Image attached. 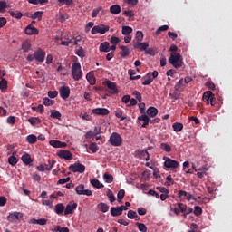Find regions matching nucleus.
<instances>
[{"label":"nucleus","instance_id":"1","mask_svg":"<svg viewBox=\"0 0 232 232\" xmlns=\"http://www.w3.org/2000/svg\"><path fill=\"white\" fill-rule=\"evenodd\" d=\"M169 63L174 66V68H182V55L179 53H171L170 57L169 58Z\"/></svg>","mask_w":232,"mask_h":232},{"label":"nucleus","instance_id":"2","mask_svg":"<svg viewBox=\"0 0 232 232\" xmlns=\"http://www.w3.org/2000/svg\"><path fill=\"white\" fill-rule=\"evenodd\" d=\"M72 76L74 81H81V79H82V71L81 70L80 63H72Z\"/></svg>","mask_w":232,"mask_h":232},{"label":"nucleus","instance_id":"3","mask_svg":"<svg viewBox=\"0 0 232 232\" xmlns=\"http://www.w3.org/2000/svg\"><path fill=\"white\" fill-rule=\"evenodd\" d=\"M106 32H110V25L100 24L92 27L91 34L92 35H96V34H101V35H104Z\"/></svg>","mask_w":232,"mask_h":232},{"label":"nucleus","instance_id":"4","mask_svg":"<svg viewBox=\"0 0 232 232\" xmlns=\"http://www.w3.org/2000/svg\"><path fill=\"white\" fill-rule=\"evenodd\" d=\"M69 170L72 173H84L86 171V166L81 162H76L69 166Z\"/></svg>","mask_w":232,"mask_h":232},{"label":"nucleus","instance_id":"5","mask_svg":"<svg viewBox=\"0 0 232 232\" xmlns=\"http://www.w3.org/2000/svg\"><path fill=\"white\" fill-rule=\"evenodd\" d=\"M163 160H165L164 162L165 168H168V169H177V168L180 166V163H179V161L175 160H171L170 158H168L166 156L163 157Z\"/></svg>","mask_w":232,"mask_h":232},{"label":"nucleus","instance_id":"6","mask_svg":"<svg viewBox=\"0 0 232 232\" xmlns=\"http://www.w3.org/2000/svg\"><path fill=\"white\" fill-rule=\"evenodd\" d=\"M109 142L111 146H121L122 144V137L119 133L113 132L109 139Z\"/></svg>","mask_w":232,"mask_h":232},{"label":"nucleus","instance_id":"7","mask_svg":"<svg viewBox=\"0 0 232 232\" xmlns=\"http://www.w3.org/2000/svg\"><path fill=\"white\" fill-rule=\"evenodd\" d=\"M136 159L144 160L148 162L150 160V152L145 150H138L135 151Z\"/></svg>","mask_w":232,"mask_h":232},{"label":"nucleus","instance_id":"8","mask_svg":"<svg viewBox=\"0 0 232 232\" xmlns=\"http://www.w3.org/2000/svg\"><path fill=\"white\" fill-rule=\"evenodd\" d=\"M20 218H23V213L21 212H12L8 215L7 220L8 222H17Z\"/></svg>","mask_w":232,"mask_h":232},{"label":"nucleus","instance_id":"9","mask_svg":"<svg viewBox=\"0 0 232 232\" xmlns=\"http://www.w3.org/2000/svg\"><path fill=\"white\" fill-rule=\"evenodd\" d=\"M44 57H46V53L42 49H38L34 52V59L38 63H44Z\"/></svg>","mask_w":232,"mask_h":232},{"label":"nucleus","instance_id":"10","mask_svg":"<svg viewBox=\"0 0 232 232\" xmlns=\"http://www.w3.org/2000/svg\"><path fill=\"white\" fill-rule=\"evenodd\" d=\"M104 85L107 86L109 90H111L110 93H111L112 95H115V93H119V90H117V84H115V82L108 80L104 82Z\"/></svg>","mask_w":232,"mask_h":232},{"label":"nucleus","instance_id":"11","mask_svg":"<svg viewBox=\"0 0 232 232\" xmlns=\"http://www.w3.org/2000/svg\"><path fill=\"white\" fill-rule=\"evenodd\" d=\"M74 209H77V203L70 202L65 208L64 215H73Z\"/></svg>","mask_w":232,"mask_h":232},{"label":"nucleus","instance_id":"12","mask_svg":"<svg viewBox=\"0 0 232 232\" xmlns=\"http://www.w3.org/2000/svg\"><path fill=\"white\" fill-rule=\"evenodd\" d=\"M60 97L63 100L68 99V97H70V87L63 85L60 88Z\"/></svg>","mask_w":232,"mask_h":232},{"label":"nucleus","instance_id":"13","mask_svg":"<svg viewBox=\"0 0 232 232\" xmlns=\"http://www.w3.org/2000/svg\"><path fill=\"white\" fill-rule=\"evenodd\" d=\"M58 157H60V159H65V160H72V152H70V150H62L57 153Z\"/></svg>","mask_w":232,"mask_h":232},{"label":"nucleus","instance_id":"14","mask_svg":"<svg viewBox=\"0 0 232 232\" xmlns=\"http://www.w3.org/2000/svg\"><path fill=\"white\" fill-rule=\"evenodd\" d=\"M92 111L94 115H110V111L106 108H96L92 109Z\"/></svg>","mask_w":232,"mask_h":232},{"label":"nucleus","instance_id":"15","mask_svg":"<svg viewBox=\"0 0 232 232\" xmlns=\"http://www.w3.org/2000/svg\"><path fill=\"white\" fill-rule=\"evenodd\" d=\"M133 46H134V48H138V50H140V52H144V51L148 50L150 44L136 42Z\"/></svg>","mask_w":232,"mask_h":232},{"label":"nucleus","instance_id":"16","mask_svg":"<svg viewBox=\"0 0 232 232\" xmlns=\"http://www.w3.org/2000/svg\"><path fill=\"white\" fill-rule=\"evenodd\" d=\"M49 144L53 146V148H66V142H62L57 140H51Z\"/></svg>","mask_w":232,"mask_h":232},{"label":"nucleus","instance_id":"17","mask_svg":"<svg viewBox=\"0 0 232 232\" xmlns=\"http://www.w3.org/2000/svg\"><path fill=\"white\" fill-rule=\"evenodd\" d=\"M25 34L27 35H37L39 34V30L32 25H28L25 28Z\"/></svg>","mask_w":232,"mask_h":232},{"label":"nucleus","instance_id":"18","mask_svg":"<svg viewBox=\"0 0 232 232\" xmlns=\"http://www.w3.org/2000/svg\"><path fill=\"white\" fill-rule=\"evenodd\" d=\"M176 92H184L186 88V84H184V78H181L176 84H175Z\"/></svg>","mask_w":232,"mask_h":232},{"label":"nucleus","instance_id":"19","mask_svg":"<svg viewBox=\"0 0 232 232\" xmlns=\"http://www.w3.org/2000/svg\"><path fill=\"white\" fill-rule=\"evenodd\" d=\"M211 99H213V92L211 91H207L203 93V101L206 104H209Z\"/></svg>","mask_w":232,"mask_h":232},{"label":"nucleus","instance_id":"20","mask_svg":"<svg viewBox=\"0 0 232 232\" xmlns=\"http://www.w3.org/2000/svg\"><path fill=\"white\" fill-rule=\"evenodd\" d=\"M110 12L112 14V15H119L121 12V5H113L110 7Z\"/></svg>","mask_w":232,"mask_h":232},{"label":"nucleus","instance_id":"21","mask_svg":"<svg viewBox=\"0 0 232 232\" xmlns=\"http://www.w3.org/2000/svg\"><path fill=\"white\" fill-rule=\"evenodd\" d=\"M22 162H24L25 166H30V164L34 162V160H32V157L30 156V154H24L22 156Z\"/></svg>","mask_w":232,"mask_h":232},{"label":"nucleus","instance_id":"22","mask_svg":"<svg viewBox=\"0 0 232 232\" xmlns=\"http://www.w3.org/2000/svg\"><path fill=\"white\" fill-rule=\"evenodd\" d=\"M138 121H143L142 128H146L150 124V116L143 114L138 117Z\"/></svg>","mask_w":232,"mask_h":232},{"label":"nucleus","instance_id":"23","mask_svg":"<svg viewBox=\"0 0 232 232\" xmlns=\"http://www.w3.org/2000/svg\"><path fill=\"white\" fill-rule=\"evenodd\" d=\"M64 211H65V208L63 203H58L55 205L54 213H56V215H63Z\"/></svg>","mask_w":232,"mask_h":232},{"label":"nucleus","instance_id":"24","mask_svg":"<svg viewBox=\"0 0 232 232\" xmlns=\"http://www.w3.org/2000/svg\"><path fill=\"white\" fill-rule=\"evenodd\" d=\"M158 114H159V110L155 107H150L147 110V116L149 117H157Z\"/></svg>","mask_w":232,"mask_h":232},{"label":"nucleus","instance_id":"25","mask_svg":"<svg viewBox=\"0 0 232 232\" xmlns=\"http://www.w3.org/2000/svg\"><path fill=\"white\" fill-rule=\"evenodd\" d=\"M111 217H121L122 213L121 212L120 207H111Z\"/></svg>","mask_w":232,"mask_h":232},{"label":"nucleus","instance_id":"26","mask_svg":"<svg viewBox=\"0 0 232 232\" xmlns=\"http://www.w3.org/2000/svg\"><path fill=\"white\" fill-rule=\"evenodd\" d=\"M59 6H67L70 7L73 5L74 1L73 0H57Z\"/></svg>","mask_w":232,"mask_h":232},{"label":"nucleus","instance_id":"27","mask_svg":"<svg viewBox=\"0 0 232 232\" xmlns=\"http://www.w3.org/2000/svg\"><path fill=\"white\" fill-rule=\"evenodd\" d=\"M97 208L100 209V211H102V213H108L110 210V206H108L106 203H99Z\"/></svg>","mask_w":232,"mask_h":232},{"label":"nucleus","instance_id":"28","mask_svg":"<svg viewBox=\"0 0 232 232\" xmlns=\"http://www.w3.org/2000/svg\"><path fill=\"white\" fill-rule=\"evenodd\" d=\"M185 206L183 203H178V208H174L173 212L175 213V215H180V213H183L184 211H186Z\"/></svg>","mask_w":232,"mask_h":232},{"label":"nucleus","instance_id":"29","mask_svg":"<svg viewBox=\"0 0 232 232\" xmlns=\"http://www.w3.org/2000/svg\"><path fill=\"white\" fill-rule=\"evenodd\" d=\"M124 111L121 109H117L115 111V117H117V119H121V121H126L127 116H124Z\"/></svg>","mask_w":232,"mask_h":232},{"label":"nucleus","instance_id":"30","mask_svg":"<svg viewBox=\"0 0 232 232\" xmlns=\"http://www.w3.org/2000/svg\"><path fill=\"white\" fill-rule=\"evenodd\" d=\"M86 79L92 86H93V84H95V76L93 74V72H89L86 75Z\"/></svg>","mask_w":232,"mask_h":232},{"label":"nucleus","instance_id":"31","mask_svg":"<svg viewBox=\"0 0 232 232\" xmlns=\"http://www.w3.org/2000/svg\"><path fill=\"white\" fill-rule=\"evenodd\" d=\"M91 184L92 186H93V188H97V189H101V188H104V184L101 183V181H99V179H92Z\"/></svg>","mask_w":232,"mask_h":232},{"label":"nucleus","instance_id":"32","mask_svg":"<svg viewBox=\"0 0 232 232\" xmlns=\"http://www.w3.org/2000/svg\"><path fill=\"white\" fill-rule=\"evenodd\" d=\"M100 52H105V53L110 52V43L108 42L102 43L100 44Z\"/></svg>","mask_w":232,"mask_h":232},{"label":"nucleus","instance_id":"33","mask_svg":"<svg viewBox=\"0 0 232 232\" xmlns=\"http://www.w3.org/2000/svg\"><path fill=\"white\" fill-rule=\"evenodd\" d=\"M28 122L31 123V126H37V124H41V119L39 117H31L28 119Z\"/></svg>","mask_w":232,"mask_h":232},{"label":"nucleus","instance_id":"34","mask_svg":"<svg viewBox=\"0 0 232 232\" xmlns=\"http://www.w3.org/2000/svg\"><path fill=\"white\" fill-rule=\"evenodd\" d=\"M128 218H130V220H133L134 218L136 220H139V215H137V212L135 210H129L127 213Z\"/></svg>","mask_w":232,"mask_h":232},{"label":"nucleus","instance_id":"35","mask_svg":"<svg viewBox=\"0 0 232 232\" xmlns=\"http://www.w3.org/2000/svg\"><path fill=\"white\" fill-rule=\"evenodd\" d=\"M26 141L28 144H35V142H37V136L34 134H30L26 137Z\"/></svg>","mask_w":232,"mask_h":232},{"label":"nucleus","instance_id":"36","mask_svg":"<svg viewBox=\"0 0 232 232\" xmlns=\"http://www.w3.org/2000/svg\"><path fill=\"white\" fill-rule=\"evenodd\" d=\"M103 180L107 183V184H111V182H113V176L108 172H106L103 175Z\"/></svg>","mask_w":232,"mask_h":232},{"label":"nucleus","instance_id":"37","mask_svg":"<svg viewBox=\"0 0 232 232\" xmlns=\"http://www.w3.org/2000/svg\"><path fill=\"white\" fill-rule=\"evenodd\" d=\"M43 14H44L43 11L34 12V14L30 16V18L38 19V21H41V19H43Z\"/></svg>","mask_w":232,"mask_h":232},{"label":"nucleus","instance_id":"38","mask_svg":"<svg viewBox=\"0 0 232 232\" xmlns=\"http://www.w3.org/2000/svg\"><path fill=\"white\" fill-rule=\"evenodd\" d=\"M30 48H32V44H30V42L29 41H24V42H23V44H22V50L24 51V52H30Z\"/></svg>","mask_w":232,"mask_h":232},{"label":"nucleus","instance_id":"39","mask_svg":"<svg viewBox=\"0 0 232 232\" xmlns=\"http://www.w3.org/2000/svg\"><path fill=\"white\" fill-rule=\"evenodd\" d=\"M172 128H173L174 131L179 132V131H182V130H184V125L180 122H176L172 125Z\"/></svg>","mask_w":232,"mask_h":232},{"label":"nucleus","instance_id":"40","mask_svg":"<svg viewBox=\"0 0 232 232\" xmlns=\"http://www.w3.org/2000/svg\"><path fill=\"white\" fill-rule=\"evenodd\" d=\"M147 77V79H146ZM145 81L142 82V85L143 86H150V84H151V82H153V78H151V74L148 73L146 76H145Z\"/></svg>","mask_w":232,"mask_h":232},{"label":"nucleus","instance_id":"41","mask_svg":"<svg viewBox=\"0 0 232 232\" xmlns=\"http://www.w3.org/2000/svg\"><path fill=\"white\" fill-rule=\"evenodd\" d=\"M55 165V160H49L48 164L44 165L45 171H52V168Z\"/></svg>","mask_w":232,"mask_h":232},{"label":"nucleus","instance_id":"42","mask_svg":"<svg viewBox=\"0 0 232 232\" xmlns=\"http://www.w3.org/2000/svg\"><path fill=\"white\" fill-rule=\"evenodd\" d=\"M43 104H44V106H53V104H55V101L51 100L48 97H45L43 99Z\"/></svg>","mask_w":232,"mask_h":232},{"label":"nucleus","instance_id":"43","mask_svg":"<svg viewBox=\"0 0 232 232\" xmlns=\"http://www.w3.org/2000/svg\"><path fill=\"white\" fill-rule=\"evenodd\" d=\"M132 32H133V28L130 26H122L121 34L123 35H130V34H131Z\"/></svg>","mask_w":232,"mask_h":232},{"label":"nucleus","instance_id":"44","mask_svg":"<svg viewBox=\"0 0 232 232\" xmlns=\"http://www.w3.org/2000/svg\"><path fill=\"white\" fill-rule=\"evenodd\" d=\"M75 53L78 55V57H81V59H84L86 56V53L84 52V49L82 47H79L76 51Z\"/></svg>","mask_w":232,"mask_h":232},{"label":"nucleus","instance_id":"45","mask_svg":"<svg viewBox=\"0 0 232 232\" xmlns=\"http://www.w3.org/2000/svg\"><path fill=\"white\" fill-rule=\"evenodd\" d=\"M121 50H122V53H121V57H128L130 55V49L124 45H121Z\"/></svg>","mask_w":232,"mask_h":232},{"label":"nucleus","instance_id":"46","mask_svg":"<svg viewBox=\"0 0 232 232\" xmlns=\"http://www.w3.org/2000/svg\"><path fill=\"white\" fill-rule=\"evenodd\" d=\"M107 197L111 202V204H113L115 202V195H113V191H111L110 188L107 190Z\"/></svg>","mask_w":232,"mask_h":232},{"label":"nucleus","instance_id":"47","mask_svg":"<svg viewBox=\"0 0 232 232\" xmlns=\"http://www.w3.org/2000/svg\"><path fill=\"white\" fill-rule=\"evenodd\" d=\"M160 148L161 150H163V151H166L167 153H171V146L169 144L161 143Z\"/></svg>","mask_w":232,"mask_h":232},{"label":"nucleus","instance_id":"48","mask_svg":"<svg viewBox=\"0 0 232 232\" xmlns=\"http://www.w3.org/2000/svg\"><path fill=\"white\" fill-rule=\"evenodd\" d=\"M136 226L138 227L139 231L140 232H148V227L145 224L137 222Z\"/></svg>","mask_w":232,"mask_h":232},{"label":"nucleus","instance_id":"49","mask_svg":"<svg viewBox=\"0 0 232 232\" xmlns=\"http://www.w3.org/2000/svg\"><path fill=\"white\" fill-rule=\"evenodd\" d=\"M17 162H19V159H17L16 157L14 156H10L8 158V163L11 165V166H15V164H17Z\"/></svg>","mask_w":232,"mask_h":232},{"label":"nucleus","instance_id":"50","mask_svg":"<svg viewBox=\"0 0 232 232\" xmlns=\"http://www.w3.org/2000/svg\"><path fill=\"white\" fill-rule=\"evenodd\" d=\"M50 117H52L53 119H61L62 115L59 111L52 110Z\"/></svg>","mask_w":232,"mask_h":232},{"label":"nucleus","instance_id":"51","mask_svg":"<svg viewBox=\"0 0 232 232\" xmlns=\"http://www.w3.org/2000/svg\"><path fill=\"white\" fill-rule=\"evenodd\" d=\"M167 30H169V26L162 25L157 29L156 35H160L161 32H167Z\"/></svg>","mask_w":232,"mask_h":232},{"label":"nucleus","instance_id":"52","mask_svg":"<svg viewBox=\"0 0 232 232\" xmlns=\"http://www.w3.org/2000/svg\"><path fill=\"white\" fill-rule=\"evenodd\" d=\"M11 17H14L15 19H21L23 17V13L17 12L14 13V11H9Z\"/></svg>","mask_w":232,"mask_h":232},{"label":"nucleus","instance_id":"53","mask_svg":"<svg viewBox=\"0 0 232 232\" xmlns=\"http://www.w3.org/2000/svg\"><path fill=\"white\" fill-rule=\"evenodd\" d=\"M136 39L137 43H141L142 39H144V34L142 33V31L136 32Z\"/></svg>","mask_w":232,"mask_h":232},{"label":"nucleus","instance_id":"54","mask_svg":"<svg viewBox=\"0 0 232 232\" xmlns=\"http://www.w3.org/2000/svg\"><path fill=\"white\" fill-rule=\"evenodd\" d=\"M169 97L170 99H174L175 101H179V99H180V93L177 92H173L169 94Z\"/></svg>","mask_w":232,"mask_h":232},{"label":"nucleus","instance_id":"55","mask_svg":"<svg viewBox=\"0 0 232 232\" xmlns=\"http://www.w3.org/2000/svg\"><path fill=\"white\" fill-rule=\"evenodd\" d=\"M75 191H76L77 195H82V193L84 191V185L83 184L78 185L75 188Z\"/></svg>","mask_w":232,"mask_h":232},{"label":"nucleus","instance_id":"56","mask_svg":"<svg viewBox=\"0 0 232 232\" xmlns=\"http://www.w3.org/2000/svg\"><path fill=\"white\" fill-rule=\"evenodd\" d=\"M8 88V82L5 79L0 81V90H6Z\"/></svg>","mask_w":232,"mask_h":232},{"label":"nucleus","instance_id":"57","mask_svg":"<svg viewBox=\"0 0 232 232\" xmlns=\"http://www.w3.org/2000/svg\"><path fill=\"white\" fill-rule=\"evenodd\" d=\"M89 150L93 153H97L99 151V147L97 146V143H91L89 145Z\"/></svg>","mask_w":232,"mask_h":232},{"label":"nucleus","instance_id":"58","mask_svg":"<svg viewBox=\"0 0 232 232\" xmlns=\"http://www.w3.org/2000/svg\"><path fill=\"white\" fill-rule=\"evenodd\" d=\"M192 212H193V208L185 205V211L183 212L184 218H186V217H188V215H190V213Z\"/></svg>","mask_w":232,"mask_h":232},{"label":"nucleus","instance_id":"59","mask_svg":"<svg viewBox=\"0 0 232 232\" xmlns=\"http://www.w3.org/2000/svg\"><path fill=\"white\" fill-rule=\"evenodd\" d=\"M132 95L139 101V102H142V94H140L139 91H134Z\"/></svg>","mask_w":232,"mask_h":232},{"label":"nucleus","instance_id":"60","mask_svg":"<svg viewBox=\"0 0 232 232\" xmlns=\"http://www.w3.org/2000/svg\"><path fill=\"white\" fill-rule=\"evenodd\" d=\"M194 215L196 217H199V215H202V208L198 207V206H196L194 208Z\"/></svg>","mask_w":232,"mask_h":232},{"label":"nucleus","instance_id":"61","mask_svg":"<svg viewBox=\"0 0 232 232\" xmlns=\"http://www.w3.org/2000/svg\"><path fill=\"white\" fill-rule=\"evenodd\" d=\"M102 11V7H98L92 10V17L95 18L99 15V12Z\"/></svg>","mask_w":232,"mask_h":232},{"label":"nucleus","instance_id":"62","mask_svg":"<svg viewBox=\"0 0 232 232\" xmlns=\"http://www.w3.org/2000/svg\"><path fill=\"white\" fill-rule=\"evenodd\" d=\"M57 95H59V92L57 91H49L48 92V97H50V99H55V97H57Z\"/></svg>","mask_w":232,"mask_h":232},{"label":"nucleus","instance_id":"63","mask_svg":"<svg viewBox=\"0 0 232 232\" xmlns=\"http://www.w3.org/2000/svg\"><path fill=\"white\" fill-rule=\"evenodd\" d=\"M8 8V5L6 4L5 1H0V12L3 13L5 12V9Z\"/></svg>","mask_w":232,"mask_h":232},{"label":"nucleus","instance_id":"64","mask_svg":"<svg viewBox=\"0 0 232 232\" xmlns=\"http://www.w3.org/2000/svg\"><path fill=\"white\" fill-rule=\"evenodd\" d=\"M122 14L126 17L131 18L135 15V13L133 11H123Z\"/></svg>","mask_w":232,"mask_h":232}]
</instances>
